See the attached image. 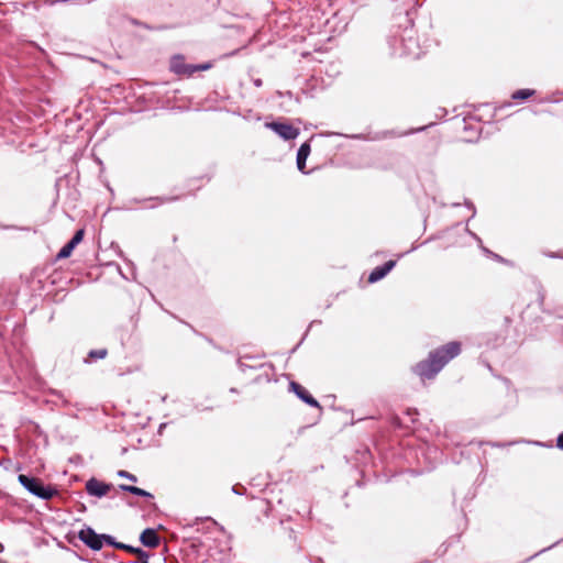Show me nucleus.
<instances>
[{
    "label": "nucleus",
    "mask_w": 563,
    "mask_h": 563,
    "mask_svg": "<svg viewBox=\"0 0 563 563\" xmlns=\"http://www.w3.org/2000/svg\"><path fill=\"white\" fill-rule=\"evenodd\" d=\"M461 352L459 342H450L444 346L430 353L428 360L418 363L415 372L423 379L433 378L444 365Z\"/></svg>",
    "instance_id": "f257e3e1"
},
{
    "label": "nucleus",
    "mask_w": 563,
    "mask_h": 563,
    "mask_svg": "<svg viewBox=\"0 0 563 563\" xmlns=\"http://www.w3.org/2000/svg\"><path fill=\"white\" fill-rule=\"evenodd\" d=\"M393 53L399 56L419 58L422 54L412 27L405 29L399 37L390 42Z\"/></svg>",
    "instance_id": "f03ea898"
},
{
    "label": "nucleus",
    "mask_w": 563,
    "mask_h": 563,
    "mask_svg": "<svg viewBox=\"0 0 563 563\" xmlns=\"http://www.w3.org/2000/svg\"><path fill=\"white\" fill-rule=\"evenodd\" d=\"M18 481L30 494L44 500H49L57 494V490L54 487L44 486L38 478L20 474L18 476Z\"/></svg>",
    "instance_id": "7ed1b4c3"
},
{
    "label": "nucleus",
    "mask_w": 563,
    "mask_h": 563,
    "mask_svg": "<svg viewBox=\"0 0 563 563\" xmlns=\"http://www.w3.org/2000/svg\"><path fill=\"white\" fill-rule=\"evenodd\" d=\"M265 128L274 131L285 141L295 140L299 135V129L288 123L266 122Z\"/></svg>",
    "instance_id": "20e7f679"
},
{
    "label": "nucleus",
    "mask_w": 563,
    "mask_h": 563,
    "mask_svg": "<svg viewBox=\"0 0 563 563\" xmlns=\"http://www.w3.org/2000/svg\"><path fill=\"white\" fill-rule=\"evenodd\" d=\"M78 538L91 550L98 551L102 548V536L96 533L90 527L81 529L78 533Z\"/></svg>",
    "instance_id": "39448f33"
},
{
    "label": "nucleus",
    "mask_w": 563,
    "mask_h": 563,
    "mask_svg": "<svg viewBox=\"0 0 563 563\" xmlns=\"http://www.w3.org/2000/svg\"><path fill=\"white\" fill-rule=\"evenodd\" d=\"M110 488L111 485L100 482L96 478H91L86 483L87 493L99 498L106 496Z\"/></svg>",
    "instance_id": "423d86ee"
},
{
    "label": "nucleus",
    "mask_w": 563,
    "mask_h": 563,
    "mask_svg": "<svg viewBox=\"0 0 563 563\" xmlns=\"http://www.w3.org/2000/svg\"><path fill=\"white\" fill-rule=\"evenodd\" d=\"M396 265V261H388L382 266L375 267L368 276L369 283H376L384 278Z\"/></svg>",
    "instance_id": "0eeeda50"
},
{
    "label": "nucleus",
    "mask_w": 563,
    "mask_h": 563,
    "mask_svg": "<svg viewBox=\"0 0 563 563\" xmlns=\"http://www.w3.org/2000/svg\"><path fill=\"white\" fill-rule=\"evenodd\" d=\"M290 389L306 404L311 407H319V402L300 384L291 382Z\"/></svg>",
    "instance_id": "6e6552de"
},
{
    "label": "nucleus",
    "mask_w": 563,
    "mask_h": 563,
    "mask_svg": "<svg viewBox=\"0 0 563 563\" xmlns=\"http://www.w3.org/2000/svg\"><path fill=\"white\" fill-rule=\"evenodd\" d=\"M140 541L144 547L154 549L159 544V537L154 529L147 528L141 533Z\"/></svg>",
    "instance_id": "1a4fd4ad"
},
{
    "label": "nucleus",
    "mask_w": 563,
    "mask_h": 563,
    "mask_svg": "<svg viewBox=\"0 0 563 563\" xmlns=\"http://www.w3.org/2000/svg\"><path fill=\"white\" fill-rule=\"evenodd\" d=\"M190 66L187 65L183 56H174L170 60V70L177 75L190 76Z\"/></svg>",
    "instance_id": "9d476101"
},
{
    "label": "nucleus",
    "mask_w": 563,
    "mask_h": 563,
    "mask_svg": "<svg viewBox=\"0 0 563 563\" xmlns=\"http://www.w3.org/2000/svg\"><path fill=\"white\" fill-rule=\"evenodd\" d=\"M309 154H310V145L308 143L301 144V146L299 147L298 153H297V167L303 174L307 173L305 170V167H306V161H307Z\"/></svg>",
    "instance_id": "9b49d317"
},
{
    "label": "nucleus",
    "mask_w": 563,
    "mask_h": 563,
    "mask_svg": "<svg viewBox=\"0 0 563 563\" xmlns=\"http://www.w3.org/2000/svg\"><path fill=\"white\" fill-rule=\"evenodd\" d=\"M120 488L122 490H124V492H129V493H131L133 495H136V496L152 497V495L148 492H146V490H144L142 488H139L136 486L120 485Z\"/></svg>",
    "instance_id": "f8f14e48"
},
{
    "label": "nucleus",
    "mask_w": 563,
    "mask_h": 563,
    "mask_svg": "<svg viewBox=\"0 0 563 563\" xmlns=\"http://www.w3.org/2000/svg\"><path fill=\"white\" fill-rule=\"evenodd\" d=\"M534 95V90L532 89H519L512 93L514 100H526Z\"/></svg>",
    "instance_id": "ddd939ff"
},
{
    "label": "nucleus",
    "mask_w": 563,
    "mask_h": 563,
    "mask_svg": "<svg viewBox=\"0 0 563 563\" xmlns=\"http://www.w3.org/2000/svg\"><path fill=\"white\" fill-rule=\"evenodd\" d=\"M74 249H75V246L70 242L66 243L58 252L57 257L66 258V257L70 256Z\"/></svg>",
    "instance_id": "4468645a"
},
{
    "label": "nucleus",
    "mask_w": 563,
    "mask_h": 563,
    "mask_svg": "<svg viewBox=\"0 0 563 563\" xmlns=\"http://www.w3.org/2000/svg\"><path fill=\"white\" fill-rule=\"evenodd\" d=\"M107 350L106 349H99V350H91L89 352V357L93 360H101L107 356Z\"/></svg>",
    "instance_id": "2eb2a0df"
},
{
    "label": "nucleus",
    "mask_w": 563,
    "mask_h": 563,
    "mask_svg": "<svg viewBox=\"0 0 563 563\" xmlns=\"http://www.w3.org/2000/svg\"><path fill=\"white\" fill-rule=\"evenodd\" d=\"M115 548H117V549H123V550H126V551H128V552H130V553H137V554H141V555H143V554H144V551H143V550L137 549V548H133V547H131V545L123 544V543H121V544H115Z\"/></svg>",
    "instance_id": "dca6fc26"
},
{
    "label": "nucleus",
    "mask_w": 563,
    "mask_h": 563,
    "mask_svg": "<svg viewBox=\"0 0 563 563\" xmlns=\"http://www.w3.org/2000/svg\"><path fill=\"white\" fill-rule=\"evenodd\" d=\"M84 230H78L69 241L75 247L82 241Z\"/></svg>",
    "instance_id": "f3484780"
},
{
    "label": "nucleus",
    "mask_w": 563,
    "mask_h": 563,
    "mask_svg": "<svg viewBox=\"0 0 563 563\" xmlns=\"http://www.w3.org/2000/svg\"><path fill=\"white\" fill-rule=\"evenodd\" d=\"M210 67H211V64H209V63L200 64V65H192V66H190V75H192L195 71H198V70H207Z\"/></svg>",
    "instance_id": "a211bd4d"
},
{
    "label": "nucleus",
    "mask_w": 563,
    "mask_h": 563,
    "mask_svg": "<svg viewBox=\"0 0 563 563\" xmlns=\"http://www.w3.org/2000/svg\"><path fill=\"white\" fill-rule=\"evenodd\" d=\"M118 475H119L120 477L128 478V479H130V481H132V482H136V476H134L133 474H131V473H129V472H126V471H119V472H118Z\"/></svg>",
    "instance_id": "6ab92c4d"
},
{
    "label": "nucleus",
    "mask_w": 563,
    "mask_h": 563,
    "mask_svg": "<svg viewBox=\"0 0 563 563\" xmlns=\"http://www.w3.org/2000/svg\"><path fill=\"white\" fill-rule=\"evenodd\" d=\"M101 536H102V542L104 541L108 544L113 545V547H115V544H119L118 542H115L113 540V538L111 536H107V534H101Z\"/></svg>",
    "instance_id": "aec40b11"
},
{
    "label": "nucleus",
    "mask_w": 563,
    "mask_h": 563,
    "mask_svg": "<svg viewBox=\"0 0 563 563\" xmlns=\"http://www.w3.org/2000/svg\"><path fill=\"white\" fill-rule=\"evenodd\" d=\"M556 446L559 449L563 450V432L561 434H559V437H558Z\"/></svg>",
    "instance_id": "412c9836"
}]
</instances>
